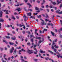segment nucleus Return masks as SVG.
Returning <instances> with one entry per match:
<instances>
[{"label":"nucleus","instance_id":"nucleus-1","mask_svg":"<svg viewBox=\"0 0 62 62\" xmlns=\"http://www.w3.org/2000/svg\"><path fill=\"white\" fill-rule=\"evenodd\" d=\"M33 50H29L27 51V53H28V54H33V53H34L33 52Z\"/></svg>","mask_w":62,"mask_h":62},{"label":"nucleus","instance_id":"nucleus-2","mask_svg":"<svg viewBox=\"0 0 62 62\" xmlns=\"http://www.w3.org/2000/svg\"><path fill=\"white\" fill-rule=\"evenodd\" d=\"M14 49V47H12L11 49H10V54H12V53H13V52Z\"/></svg>","mask_w":62,"mask_h":62},{"label":"nucleus","instance_id":"nucleus-3","mask_svg":"<svg viewBox=\"0 0 62 62\" xmlns=\"http://www.w3.org/2000/svg\"><path fill=\"white\" fill-rule=\"evenodd\" d=\"M55 44V43H54V41H53V43L52 45V46L51 47V48L53 49H54V45Z\"/></svg>","mask_w":62,"mask_h":62},{"label":"nucleus","instance_id":"nucleus-4","mask_svg":"<svg viewBox=\"0 0 62 62\" xmlns=\"http://www.w3.org/2000/svg\"><path fill=\"white\" fill-rule=\"evenodd\" d=\"M60 10H59L58 11L56 10V13H58V14H62V11L61 12H60Z\"/></svg>","mask_w":62,"mask_h":62},{"label":"nucleus","instance_id":"nucleus-5","mask_svg":"<svg viewBox=\"0 0 62 62\" xmlns=\"http://www.w3.org/2000/svg\"><path fill=\"white\" fill-rule=\"evenodd\" d=\"M15 10H17L18 11H21V9L20 8L18 7L17 9H16Z\"/></svg>","mask_w":62,"mask_h":62},{"label":"nucleus","instance_id":"nucleus-6","mask_svg":"<svg viewBox=\"0 0 62 62\" xmlns=\"http://www.w3.org/2000/svg\"><path fill=\"white\" fill-rule=\"evenodd\" d=\"M35 39H39V40H41V37H38L36 36L35 37Z\"/></svg>","mask_w":62,"mask_h":62},{"label":"nucleus","instance_id":"nucleus-7","mask_svg":"<svg viewBox=\"0 0 62 62\" xmlns=\"http://www.w3.org/2000/svg\"><path fill=\"white\" fill-rule=\"evenodd\" d=\"M40 52L41 53H43V54L45 53V51H42V50L40 49Z\"/></svg>","mask_w":62,"mask_h":62},{"label":"nucleus","instance_id":"nucleus-8","mask_svg":"<svg viewBox=\"0 0 62 62\" xmlns=\"http://www.w3.org/2000/svg\"><path fill=\"white\" fill-rule=\"evenodd\" d=\"M60 31H62V28H61L58 30L59 33V34H61V32H60Z\"/></svg>","mask_w":62,"mask_h":62},{"label":"nucleus","instance_id":"nucleus-9","mask_svg":"<svg viewBox=\"0 0 62 62\" xmlns=\"http://www.w3.org/2000/svg\"><path fill=\"white\" fill-rule=\"evenodd\" d=\"M62 0H61L60 1H59V0H57V3H58V4H60V3H62V2L61 1Z\"/></svg>","mask_w":62,"mask_h":62},{"label":"nucleus","instance_id":"nucleus-10","mask_svg":"<svg viewBox=\"0 0 62 62\" xmlns=\"http://www.w3.org/2000/svg\"><path fill=\"white\" fill-rule=\"evenodd\" d=\"M11 39L12 40H15V39H16V37H14V38L11 37Z\"/></svg>","mask_w":62,"mask_h":62},{"label":"nucleus","instance_id":"nucleus-11","mask_svg":"<svg viewBox=\"0 0 62 62\" xmlns=\"http://www.w3.org/2000/svg\"><path fill=\"white\" fill-rule=\"evenodd\" d=\"M27 5H29V8H30V7H32V5H31V4H30V3H27Z\"/></svg>","mask_w":62,"mask_h":62},{"label":"nucleus","instance_id":"nucleus-12","mask_svg":"<svg viewBox=\"0 0 62 62\" xmlns=\"http://www.w3.org/2000/svg\"><path fill=\"white\" fill-rule=\"evenodd\" d=\"M54 47L56 49H57V48L58 49V48H59V46H56V45H54Z\"/></svg>","mask_w":62,"mask_h":62},{"label":"nucleus","instance_id":"nucleus-13","mask_svg":"<svg viewBox=\"0 0 62 62\" xmlns=\"http://www.w3.org/2000/svg\"><path fill=\"white\" fill-rule=\"evenodd\" d=\"M9 43L10 45H13L14 44V43H12L11 42H9Z\"/></svg>","mask_w":62,"mask_h":62},{"label":"nucleus","instance_id":"nucleus-14","mask_svg":"<svg viewBox=\"0 0 62 62\" xmlns=\"http://www.w3.org/2000/svg\"><path fill=\"white\" fill-rule=\"evenodd\" d=\"M27 15L28 16H31V15H32V13H28L27 14Z\"/></svg>","mask_w":62,"mask_h":62},{"label":"nucleus","instance_id":"nucleus-15","mask_svg":"<svg viewBox=\"0 0 62 62\" xmlns=\"http://www.w3.org/2000/svg\"><path fill=\"white\" fill-rule=\"evenodd\" d=\"M16 49H15L14 52H13V54H14L15 55L16 54Z\"/></svg>","mask_w":62,"mask_h":62},{"label":"nucleus","instance_id":"nucleus-16","mask_svg":"<svg viewBox=\"0 0 62 62\" xmlns=\"http://www.w3.org/2000/svg\"><path fill=\"white\" fill-rule=\"evenodd\" d=\"M28 11H30L33 12V9H28Z\"/></svg>","mask_w":62,"mask_h":62},{"label":"nucleus","instance_id":"nucleus-17","mask_svg":"<svg viewBox=\"0 0 62 62\" xmlns=\"http://www.w3.org/2000/svg\"><path fill=\"white\" fill-rule=\"evenodd\" d=\"M4 22V20L1 18L0 19V22Z\"/></svg>","mask_w":62,"mask_h":62},{"label":"nucleus","instance_id":"nucleus-18","mask_svg":"<svg viewBox=\"0 0 62 62\" xmlns=\"http://www.w3.org/2000/svg\"><path fill=\"white\" fill-rule=\"evenodd\" d=\"M43 22H41V25H43L45 23V22L44 21V20H43Z\"/></svg>","mask_w":62,"mask_h":62},{"label":"nucleus","instance_id":"nucleus-19","mask_svg":"<svg viewBox=\"0 0 62 62\" xmlns=\"http://www.w3.org/2000/svg\"><path fill=\"white\" fill-rule=\"evenodd\" d=\"M35 9L36 10H39V8H38L37 7H35Z\"/></svg>","mask_w":62,"mask_h":62},{"label":"nucleus","instance_id":"nucleus-20","mask_svg":"<svg viewBox=\"0 0 62 62\" xmlns=\"http://www.w3.org/2000/svg\"><path fill=\"white\" fill-rule=\"evenodd\" d=\"M51 33L52 36H54V33L52 31H51Z\"/></svg>","mask_w":62,"mask_h":62},{"label":"nucleus","instance_id":"nucleus-21","mask_svg":"<svg viewBox=\"0 0 62 62\" xmlns=\"http://www.w3.org/2000/svg\"><path fill=\"white\" fill-rule=\"evenodd\" d=\"M33 48L34 49V50H35V52H38V51L37 50V49H36V48L35 47H33Z\"/></svg>","mask_w":62,"mask_h":62},{"label":"nucleus","instance_id":"nucleus-22","mask_svg":"<svg viewBox=\"0 0 62 62\" xmlns=\"http://www.w3.org/2000/svg\"><path fill=\"white\" fill-rule=\"evenodd\" d=\"M35 30V35H36V33H37V31H38V30L36 29Z\"/></svg>","mask_w":62,"mask_h":62},{"label":"nucleus","instance_id":"nucleus-23","mask_svg":"<svg viewBox=\"0 0 62 62\" xmlns=\"http://www.w3.org/2000/svg\"><path fill=\"white\" fill-rule=\"evenodd\" d=\"M46 60H48V59H49V58L48 57H47L45 58Z\"/></svg>","mask_w":62,"mask_h":62},{"label":"nucleus","instance_id":"nucleus-24","mask_svg":"<svg viewBox=\"0 0 62 62\" xmlns=\"http://www.w3.org/2000/svg\"><path fill=\"white\" fill-rule=\"evenodd\" d=\"M19 25L20 27H22V26H24V25H22V24H19Z\"/></svg>","mask_w":62,"mask_h":62},{"label":"nucleus","instance_id":"nucleus-25","mask_svg":"<svg viewBox=\"0 0 62 62\" xmlns=\"http://www.w3.org/2000/svg\"><path fill=\"white\" fill-rule=\"evenodd\" d=\"M16 49H21V46H20L19 47H16Z\"/></svg>","mask_w":62,"mask_h":62},{"label":"nucleus","instance_id":"nucleus-26","mask_svg":"<svg viewBox=\"0 0 62 62\" xmlns=\"http://www.w3.org/2000/svg\"><path fill=\"white\" fill-rule=\"evenodd\" d=\"M6 39H10V37L8 36H6Z\"/></svg>","mask_w":62,"mask_h":62},{"label":"nucleus","instance_id":"nucleus-27","mask_svg":"<svg viewBox=\"0 0 62 62\" xmlns=\"http://www.w3.org/2000/svg\"><path fill=\"white\" fill-rule=\"evenodd\" d=\"M20 4V3H17V5H15V7H18L19 6V5Z\"/></svg>","mask_w":62,"mask_h":62},{"label":"nucleus","instance_id":"nucleus-28","mask_svg":"<svg viewBox=\"0 0 62 62\" xmlns=\"http://www.w3.org/2000/svg\"><path fill=\"white\" fill-rule=\"evenodd\" d=\"M48 52H49V53H52V54H54V52H52V51H51L50 50H48Z\"/></svg>","mask_w":62,"mask_h":62},{"label":"nucleus","instance_id":"nucleus-29","mask_svg":"<svg viewBox=\"0 0 62 62\" xmlns=\"http://www.w3.org/2000/svg\"><path fill=\"white\" fill-rule=\"evenodd\" d=\"M12 19H13V20H15V18L14 17V16H13L12 17Z\"/></svg>","mask_w":62,"mask_h":62},{"label":"nucleus","instance_id":"nucleus-30","mask_svg":"<svg viewBox=\"0 0 62 62\" xmlns=\"http://www.w3.org/2000/svg\"><path fill=\"white\" fill-rule=\"evenodd\" d=\"M54 52L55 53H56V51H57V49H56V48H54Z\"/></svg>","mask_w":62,"mask_h":62},{"label":"nucleus","instance_id":"nucleus-31","mask_svg":"<svg viewBox=\"0 0 62 62\" xmlns=\"http://www.w3.org/2000/svg\"><path fill=\"white\" fill-rule=\"evenodd\" d=\"M27 45H28V46H30L31 45V44H30V43L29 42L27 43Z\"/></svg>","mask_w":62,"mask_h":62},{"label":"nucleus","instance_id":"nucleus-32","mask_svg":"<svg viewBox=\"0 0 62 62\" xmlns=\"http://www.w3.org/2000/svg\"><path fill=\"white\" fill-rule=\"evenodd\" d=\"M41 42V40H40L39 41L38 43L39 44H40L41 42Z\"/></svg>","mask_w":62,"mask_h":62},{"label":"nucleus","instance_id":"nucleus-33","mask_svg":"<svg viewBox=\"0 0 62 62\" xmlns=\"http://www.w3.org/2000/svg\"><path fill=\"white\" fill-rule=\"evenodd\" d=\"M40 10L41 11H42V10H44V9H43L41 8H40Z\"/></svg>","mask_w":62,"mask_h":62},{"label":"nucleus","instance_id":"nucleus-34","mask_svg":"<svg viewBox=\"0 0 62 62\" xmlns=\"http://www.w3.org/2000/svg\"><path fill=\"white\" fill-rule=\"evenodd\" d=\"M42 41H41V42H43L44 41V38H42Z\"/></svg>","mask_w":62,"mask_h":62},{"label":"nucleus","instance_id":"nucleus-35","mask_svg":"<svg viewBox=\"0 0 62 62\" xmlns=\"http://www.w3.org/2000/svg\"><path fill=\"white\" fill-rule=\"evenodd\" d=\"M31 40L32 43H33V41L34 40L33 39H31Z\"/></svg>","mask_w":62,"mask_h":62},{"label":"nucleus","instance_id":"nucleus-36","mask_svg":"<svg viewBox=\"0 0 62 62\" xmlns=\"http://www.w3.org/2000/svg\"><path fill=\"white\" fill-rule=\"evenodd\" d=\"M0 49L2 51H3V50H4V49H3V48L0 47Z\"/></svg>","mask_w":62,"mask_h":62},{"label":"nucleus","instance_id":"nucleus-37","mask_svg":"<svg viewBox=\"0 0 62 62\" xmlns=\"http://www.w3.org/2000/svg\"><path fill=\"white\" fill-rule=\"evenodd\" d=\"M8 10H7L6 11V14H8Z\"/></svg>","mask_w":62,"mask_h":62},{"label":"nucleus","instance_id":"nucleus-38","mask_svg":"<svg viewBox=\"0 0 62 62\" xmlns=\"http://www.w3.org/2000/svg\"><path fill=\"white\" fill-rule=\"evenodd\" d=\"M46 18L49 17V16H48V15L46 14Z\"/></svg>","mask_w":62,"mask_h":62},{"label":"nucleus","instance_id":"nucleus-39","mask_svg":"<svg viewBox=\"0 0 62 62\" xmlns=\"http://www.w3.org/2000/svg\"><path fill=\"white\" fill-rule=\"evenodd\" d=\"M59 37L61 38V39H62V35H61V34H60L59 35Z\"/></svg>","mask_w":62,"mask_h":62},{"label":"nucleus","instance_id":"nucleus-40","mask_svg":"<svg viewBox=\"0 0 62 62\" xmlns=\"http://www.w3.org/2000/svg\"><path fill=\"white\" fill-rule=\"evenodd\" d=\"M50 25L51 26H54V24L52 23H50Z\"/></svg>","mask_w":62,"mask_h":62},{"label":"nucleus","instance_id":"nucleus-41","mask_svg":"<svg viewBox=\"0 0 62 62\" xmlns=\"http://www.w3.org/2000/svg\"><path fill=\"white\" fill-rule=\"evenodd\" d=\"M33 36H34V35H30V37L31 38H32V37H33Z\"/></svg>","mask_w":62,"mask_h":62},{"label":"nucleus","instance_id":"nucleus-42","mask_svg":"<svg viewBox=\"0 0 62 62\" xmlns=\"http://www.w3.org/2000/svg\"><path fill=\"white\" fill-rule=\"evenodd\" d=\"M23 17L24 18H27V17L26 16L24 15L23 16Z\"/></svg>","mask_w":62,"mask_h":62},{"label":"nucleus","instance_id":"nucleus-43","mask_svg":"<svg viewBox=\"0 0 62 62\" xmlns=\"http://www.w3.org/2000/svg\"><path fill=\"white\" fill-rule=\"evenodd\" d=\"M16 18H17V19H19V16H16Z\"/></svg>","mask_w":62,"mask_h":62},{"label":"nucleus","instance_id":"nucleus-44","mask_svg":"<svg viewBox=\"0 0 62 62\" xmlns=\"http://www.w3.org/2000/svg\"><path fill=\"white\" fill-rule=\"evenodd\" d=\"M45 21L46 22H47V21H49V20L48 19V20H47V19H45Z\"/></svg>","mask_w":62,"mask_h":62},{"label":"nucleus","instance_id":"nucleus-45","mask_svg":"<svg viewBox=\"0 0 62 62\" xmlns=\"http://www.w3.org/2000/svg\"><path fill=\"white\" fill-rule=\"evenodd\" d=\"M30 27V25H27V27Z\"/></svg>","mask_w":62,"mask_h":62},{"label":"nucleus","instance_id":"nucleus-46","mask_svg":"<svg viewBox=\"0 0 62 62\" xmlns=\"http://www.w3.org/2000/svg\"><path fill=\"white\" fill-rule=\"evenodd\" d=\"M27 38H26V39H25V41L26 42H27Z\"/></svg>","mask_w":62,"mask_h":62},{"label":"nucleus","instance_id":"nucleus-47","mask_svg":"<svg viewBox=\"0 0 62 62\" xmlns=\"http://www.w3.org/2000/svg\"><path fill=\"white\" fill-rule=\"evenodd\" d=\"M42 15L43 16V17H45V15L44 14H42Z\"/></svg>","mask_w":62,"mask_h":62},{"label":"nucleus","instance_id":"nucleus-48","mask_svg":"<svg viewBox=\"0 0 62 62\" xmlns=\"http://www.w3.org/2000/svg\"><path fill=\"white\" fill-rule=\"evenodd\" d=\"M7 56V55L6 54H4V58H5Z\"/></svg>","mask_w":62,"mask_h":62},{"label":"nucleus","instance_id":"nucleus-49","mask_svg":"<svg viewBox=\"0 0 62 62\" xmlns=\"http://www.w3.org/2000/svg\"><path fill=\"white\" fill-rule=\"evenodd\" d=\"M59 55H60V54H59V55H57V57H58V58H59V57H60V56H59Z\"/></svg>","mask_w":62,"mask_h":62},{"label":"nucleus","instance_id":"nucleus-50","mask_svg":"<svg viewBox=\"0 0 62 62\" xmlns=\"http://www.w3.org/2000/svg\"><path fill=\"white\" fill-rule=\"evenodd\" d=\"M61 7H62V4H61L60 5V8H61Z\"/></svg>","mask_w":62,"mask_h":62},{"label":"nucleus","instance_id":"nucleus-51","mask_svg":"<svg viewBox=\"0 0 62 62\" xmlns=\"http://www.w3.org/2000/svg\"><path fill=\"white\" fill-rule=\"evenodd\" d=\"M49 7V6H48V5H46V8H48Z\"/></svg>","mask_w":62,"mask_h":62},{"label":"nucleus","instance_id":"nucleus-52","mask_svg":"<svg viewBox=\"0 0 62 62\" xmlns=\"http://www.w3.org/2000/svg\"><path fill=\"white\" fill-rule=\"evenodd\" d=\"M24 1L25 3H27V1H28V0H24Z\"/></svg>","mask_w":62,"mask_h":62},{"label":"nucleus","instance_id":"nucleus-53","mask_svg":"<svg viewBox=\"0 0 62 62\" xmlns=\"http://www.w3.org/2000/svg\"><path fill=\"white\" fill-rule=\"evenodd\" d=\"M44 31H47L48 30L47 29H44Z\"/></svg>","mask_w":62,"mask_h":62},{"label":"nucleus","instance_id":"nucleus-54","mask_svg":"<svg viewBox=\"0 0 62 62\" xmlns=\"http://www.w3.org/2000/svg\"><path fill=\"white\" fill-rule=\"evenodd\" d=\"M52 4H53V5H55V4H56V3H55V2H53V3H52Z\"/></svg>","mask_w":62,"mask_h":62},{"label":"nucleus","instance_id":"nucleus-55","mask_svg":"<svg viewBox=\"0 0 62 62\" xmlns=\"http://www.w3.org/2000/svg\"><path fill=\"white\" fill-rule=\"evenodd\" d=\"M7 34L8 36H9V35H11V34L9 33L8 32Z\"/></svg>","mask_w":62,"mask_h":62},{"label":"nucleus","instance_id":"nucleus-56","mask_svg":"<svg viewBox=\"0 0 62 62\" xmlns=\"http://www.w3.org/2000/svg\"><path fill=\"white\" fill-rule=\"evenodd\" d=\"M22 33H23V34H25V31H22Z\"/></svg>","mask_w":62,"mask_h":62},{"label":"nucleus","instance_id":"nucleus-57","mask_svg":"<svg viewBox=\"0 0 62 62\" xmlns=\"http://www.w3.org/2000/svg\"><path fill=\"white\" fill-rule=\"evenodd\" d=\"M38 60L37 59H35L34 60L35 61H38Z\"/></svg>","mask_w":62,"mask_h":62},{"label":"nucleus","instance_id":"nucleus-58","mask_svg":"<svg viewBox=\"0 0 62 62\" xmlns=\"http://www.w3.org/2000/svg\"><path fill=\"white\" fill-rule=\"evenodd\" d=\"M30 19H31V18L33 19V16H31V17H30Z\"/></svg>","mask_w":62,"mask_h":62},{"label":"nucleus","instance_id":"nucleus-59","mask_svg":"<svg viewBox=\"0 0 62 62\" xmlns=\"http://www.w3.org/2000/svg\"><path fill=\"white\" fill-rule=\"evenodd\" d=\"M47 39H50V37L49 36H47Z\"/></svg>","mask_w":62,"mask_h":62},{"label":"nucleus","instance_id":"nucleus-60","mask_svg":"<svg viewBox=\"0 0 62 62\" xmlns=\"http://www.w3.org/2000/svg\"><path fill=\"white\" fill-rule=\"evenodd\" d=\"M26 8H24V9L25 11H26V10H26Z\"/></svg>","mask_w":62,"mask_h":62},{"label":"nucleus","instance_id":"nucleus-61","mask_svg":"<svg viewBox=\"0 0 62 62\" xmlns=\"http://www.w3.org/2000/svg\"><path fill=\"white\" fill-rule=\"evenodd\" d=\"M8 60H10V57H8Z\"/></svg>","mask_w":62,"mask_h":62},{"label":"nucleus","instance_id":"nucleus-62","mask_svg":"<svg viewBox=\"0 0 62 62\" xmlns=\"http://www.w3.org/2000/svg\"><path fill=\"white\" fill-rule=\"evenodd\" d=\"M37 52H34V54H37Z\"/></svg>","mask_w":62,"mask_h":62},{"label":"nucleus","instance_id":"nucleus-63","mask_svg":"<svg viewBox=\"0 0 62 62\" xmlns=\"http://www.w3.org/2000/svg\"><path fill=\"white\" fill-rule=\"evenodd\" d=\"M61 41H60L58 43L59 44H60L61 43Z\"/></svg>","mask_w":62,"mask_h":62},{"label":"nucleus","instance_id":"nucleus-64","mask_svg":"<svg viewBox=\"0 0 62 62\" xmlns=\"http://www.w3.org/2000/svg\"><path fill=\"white\" fill-rule=\"evenodd\" d=\"M14 14L15 15H16V14H17V13L16 12H15L14 13Z\"/></svg>","mask_w":62,"mask_h":62}]
</instances>
